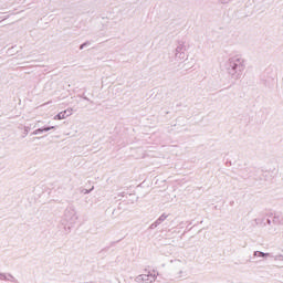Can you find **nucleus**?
<instances>
[{
	"mask_svg": "<svg viewBox=\"0 0 283 283\" xmlns=\"http://www.w3.org/2000/svg\"><path fill=\"white\" fill-rule=\"evenodd\" d=\"M54 128H55L54 126L38 128L32 134H33V136H39V134H43V132H50L51 129H54Z\"/></svg>",
	"mask_w": 283,
	"mask_h": 283,
	"instance_id": "nucleus-7",
	"label": "nucleus"
},
{
	"mask_svg": "<svg viewBox=\"0 0 283 283\" xmlns=\"http://www.w3.org/2000/svg\"><path fill=\"white\" fill-rule=\"evenodd\" d=\"M244 70H247V64L244 59L239 56H233L228 60L227 72L233 81H240L242 75L244 74Z\"/></svg>",
	"mask_w": 283,
	"mask_h": 283,
	"instance_id": "nucleus-1",
	"label": "nucleus"
},
{
	"mask_svg": "<svg viewBox=\"0 0 283 283\" xmlns=\"http://www.w3.org/2000/svg\"><path fill=\"white\" fill-rule=\"evenodd\" d=\"M7 54H9V56H12V54H14V46L8 49Z\"/></svg>",
	"mask_w": 283,
	"mask_h": 283,
	"instance_id": "nucleus-14",
	"label": "nucleus"
},
{
	"mask_svg": "<svg viewBox=\"0 0 283 283\" xmlns=\"http://www.w3.org/2000/svg\"><path fill=\"white\" fill-rule=\"evenodd\" d=\"M64 114L66 115V118H69V116H72V114H74V109H72V108H66V109L64 111Z\"/></svg>",
	"mask_w": 283,
	"mask_h": 283,
	"instance_id": "nucleus-11",
	"label": "nucleus"
},
{
	"mask_svg": "<svg viewBox=\"0 0 283 283\" xmlns=\"http://www.w3.org/2000/svg\"><path fill=\"white\" fill-rule=\"evenodd\" d=\"M156 277H158V273H156V271L145 270V273L135 277V283H153Z\"/></svg>",
	"mask_w": 283,
	"mask_h": 283,
	"instance_id": "nucleus-3",
	"label": "nucleus"
},
{
	"mask_svg": "<svg viewBox=\"0 0 283 283\" xmlns=\"http://www.w3.org/2000/svg\"><path fill=\"white\" fill-rule=\"evenodd\" d=\"M65 118H67V115H65V111H62L53 117V120H65Z\"/></svg>",
	"mask_w": 283,
	"mask_h": 283,
	"instance_id": "nucleus-8",
	"label": "nucleus"
},
{
	"mask_svg": "<svg viewBox=\"0 0 283 283\" xmlns=\"http://www.w3.org/2000/svg\"><path fill=\"white\" fill-rule=\"evenodd\" d=\"M169 216L163 213L156 221L157 224H160L161 222H165L166 219L168 218Z\"/></svg>",
	"mask_w": 283,
	"mask_h": 283,
	"instance_id": "nucleus-10",
	"label": "nucleus"
},
{
	"mask_svg": "<svg viewBox=\"0 0 283 283\" xmlns=\"http://www.w3.org/2000/svg\"><path fill=\"white\" fill-rule=\"evenodd\" d=\"M220 3H229V0H219Z\"/></svg>",
	"mask_w": 283,
	"mask_h": 283,
	"instance_id": "nucleus-15",
	"label": "nucleus"
},
{
	"mask_svg": "<svg viewBox=\"0 0 283 283\" xmlns=\"http://www.w3.org/2000/svg\"><path fill=\"white\" fill-rule=\"evenodd\" d=\"M269 253H264L261 251H254V258H269Z\"/></svg>",
	"mask_w": 283,
	"mask_h": 283,
	"instance_id": "nucleus-9",
	"label": "nucleus"
},
{
	"mask_svg": "<svg viewBox=\"0 0 283 283\" xmlns=\"http://www.w3.org/2000/svg\"><path fill=\"white\" fill-rule=\"evenodd\" d=\"M175 56H176V59H179V61H185L187 59V54L185 53V45L179 44L176 48Z\"/></svg>",
	"mask_w": 283,
	"mask_h": 283,
	"instance_id": "nucleus-5",
	"label": "nucleus"
},
{
	"mask_svg": "<svg viewBox=\"0 0 283 283\" xmlns=\"http://www.w3.org/2000/svg\"><path fill=\"white\" fill-rule=\"evenodd\" d=\"M1 280H3L4 282H11V283L17 282V277H14V275H12L10 273H3L1 275Z\"/></svg>",
	"mask_w": 283,
	"mask_h": 283,
	"instance_id": "nucleus-6",
	"label": "nucleus"
},
{
	"mask_svg": "<svg viewBox=\"0 0 283 283\" xmlns=\"http://www.w3.org/2000/svg\"><path fill=\"white\" fill-rule=\"evenodd\" d=\"M172 264V273H174V277H176V280H180L181 277H187V263L182 260L176 259L174 261H171Z\"/></svg>",
	"mask_w": 283,
	"mask_h": 283,
	"instance_id": "nucleus-2",
	"label": "nucleus"
},
{
	"mask_svg": "<svg viewBox=\"0 0 283 283\" xmlns=\"http://www.w3.org/2000/svg\"><path fill=\"white\" fill-rule=\"evenodd\" d=\"M64 218L66 222H70L71 224H74L78 220V217L76 216L75 210H66Z\"/></svg>",
	"mask_w": 283,
	"mask_h": 283,
	"instance_id": "nucleus-4",
	"label": "nucleus"
},
{
	"mask_svg": "<svg viewBox=\"0 0 283 283\" xmlns=\"http://www.w3.org/2000/svg\"><path fill=\"white\" fill-rule=\"evenodd\" d=\"M274 260H275L276 262H283V254H276V255L274 256Z\"/></svg>",
	"mask_w": 283,
	"mask_h": 283,
	"instance_id": "nucleus-12",
	"label": "nucleus"
},
{
	"mask_svg": "<svg viewBox=\"0 0 283 283\" xmlns=\"http://www.w3.org/2000/svg\"><path fill=\"white\" fill-rule=\"evenodd\" d=\"M92 191H94V187H92L90 190L88 189H83L82 193L87 195V193H92Z\"/></svg>",
	"mask_w": 283,
	"mask_h": 283,
	"instance_id": "nucleus-13",
	"label": "nucleus"
}]
</instances>
